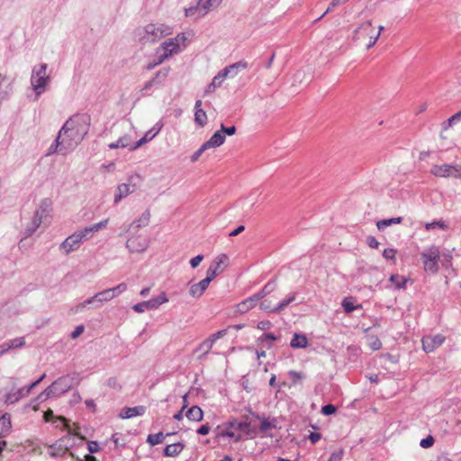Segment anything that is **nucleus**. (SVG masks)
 <instances>
[{"label":"nucleus","instance_id":"f257e3e1","mask_svg":"<svg viewBox=\"0 0 461 461\" xmlns=\"http://www.w3.org/2000/svg\"><path fill=\"white\" fill-rule=\"evenodd\" d=\"M89 131V118L85 115L70 117L59 131L63 140V146L73 150L85 138Z\"/></svg>","mask_w":461,"mask_h":461},{"label":"nucleus","instance_id":"f03ea898","mask_svg":"<svg viewBox=\"0 0 461 461\" xmlns=\"http://www.w3.org/2000/svg\"><path fill=\"white\" fill-rule=\"evenodd\" d=\"M173 32L172 27L159 24L149 23L144 27H139L134 32V38L142 44L154 43L161 38L170 35Z\"/></svg>","mask_w":461,"mask_h":461},{"label":"nucleus","instance_id":"7ed1b4c3","mask_svg":"<svg viewBox=\"0 0 461 461\" xmlns=\"http://www.w3.org/2000/svg\"><path fill=\"white\" fill-rule=\"evenodd\" d=\"M77 383V375H67L58 378L38 396V400L44 402L51 397H59L68 392Z\"/></svg>","mask_w":461,"mask_h":461},{"label":"nucleus","instance_id":"20e7f679","mask_svg":"<svg viewBox=\"0 0 461 461\" xmlns=\"http://www.w3.org/2000/svg\"><path fill=\"white\" fill-rule=\"evenodd\" d=\"M47 69L48 65L46 63L35 65L32 69L30 83L32 89L35 93L34 100H38L46 92L50 83V77L47 74Z\"/></svg>","mask_w":461,"mask_h":461},{"label":"nucleus","instance_id":"39448f33","mask_svg":"<svg viewBox=\"0 0 461 461\" xmlns=\"http://www.w3.org/2000/svg\"><path fill=\"white\" fill-rule=\"evenodd\" d=\"M187 37L185 33H178L176 37L166 40L158 49V55L157 64H161L165 59L181 51L180 46L185 47Z\"/></svg>","mask_w":461,"mask_h":461},{"label":"nucleus","instance_id":"423d86ee","mask_svg":"<svg viewBox=\"0 0 461 461\" xmlns=\"http://www.w3.org/2000/svg\"><path fill=\"white\" fill-rule=\"evenodd\" d=\"M420 257L424 265V270L431 274L438 271V262L440 260V251L437 246H430L425 249Z\"/></svg>","mask_w":461,"mask_h":461},{"label":"nucleus","instance_id":"0eeeda50","mask_svg":"<svg viewBox=\"0 0 461 461\" xmlns=\"http://www.w3.org/2000/svg\"><path fill=\"white\" fill-rule=\"evenodd\" d=\"M142 183V178L139 174L131 175L127 183L121 184L117 186L114 195V203H118L122 198L134 193Z\"/></svg>","mask_w":461,"mask_h":461},{"label":"nucleus","instance_id":"6e6552de","mask_svg":"<svg viewBox=\"0 0 461 461\" xmlns=\"http://www.w3.org/2000/svg\"><path fill=\"white\" fill-rule=\"evenodd\" d=\"M168 302V298L165 293H161L158 297L151 298L148 301H143L132 306V309L139 313L144 312L147 310H154L161 304Z\"/></svg>","mask_w":461,"mask_h":461},{"label":"nucleus","instance_id":"1a4fd4ad","mask_svg":"<svg viewBox=\"0 0 461 461\" xmlns=\"http://www.w3.org/2000/svg\"><path fill=\"white\" fill-rule=\"evenodd\" d=\"M149 241L146 238H141L140 235H132L126 241V248L130 253H143L149 248Z\"/></svg>","mask_w":461,"mask_h":461},{"label":"nucleus","instance_id":"9d476101","mask_svg":"<svg viewBox=\"0 0 461 461\" xmlns=\"http://www.w3.org/2000/svg\"><path fill=\"white\" fill-rule=\"evenodd\" d=\"M82 240L78 234L75 231L69 235L66 240L59 245V249L65 254L68 255L73 251L77 250L82 245Z\"/></svg>","mask_w":461,"mask_h":461},{"label":"nucleus","instance_id":"9b49d317","mask_svg":"<svg viewBox=\"0 0 461 461\" xmlns=\"http://www.w3.org/2000/svg\"><path fill=\"white\" fill-rule=\"evenodd\" d=\"M52 212V201L50 198H44L41 201L39 208L35 212V215L46 222V225L50 223Z\"/></svg>","mask_w":461,"mask_h":461},{"label":"nucleus","instance_id":"f8f14e48","mask_svg":"<svg viewBox=\"0 0 461 461\" xmlns=\"http://www.w3.org/2000/svg\"><path fill=\"white\" fill-rule=\"evenodd\" d=\"M445 341V337L438 334L435 336H426L422 338V348L427 353L434 351L440 347Z\"/></svg>","mask_w":461,"mask_h":461},{"label":"nucleus","instance_id":"ddd939ff","mask_svg":"<svg viewBox=\"0 0 461 461\" xmlns=\"http://www.w3.org/2000/svg\"><path fill=\"white\" fill-rule=\"evenodd\" d=\"M374 27L372 25L371 21H366L361 23L356 30L354 31L353 39L355 41L360 40L361 38L369 37L373 35Z\"/></svg>","mask_w":461,"mask_h":461},{"label":"nucleus","instance_id":"4468645a","mask_svg":"<svg viewBox=\"0 0 461 461\" xmlns=\"http://www.w3.org/2000/svg\"><path fill=\"white\" fill-rule=\"evenodd\" d=\"M30 393L26 387H22L17 390H12L5 395V402L6 404H14L22 398L26 397Z\"/></svg>","mask_w":461,"mask_h":461},{"label":"nucleus","instance_id":"2eb2a0df","mask_svg":"<svg viewBox=\"0 0 461 461\" xmlns=\"http://www.w3.org/2000/svg\"><path fill=\"white\" fill-rule=\"evenodd\" d=\"M64 439H58L49 445L48 454L54 458L63 456L68 452V446L62 445Z\"/></svg>","mask_w":461,"mask_h":461},{"label":"nucleus","instance_id":"dca6fc26","mask_svg":"<svg viewBox=\"0 0 461 461\" xmlns=\"http://www.w3.org/2000/svg\"><path fill=\"white\" fill-rule=\"evenodd\" d=\"M252 415L260 420L259 431L267 432L270 429H276L277 427V420L276 418H265L260 417L259 414L253 412Z\"/></svg>","mask_w":461,"mask_h":461},{"label":"nucleus","instance_id":"f3484780","mask_svg":"<svg viewBox=\"0 0 461 461\" xmlns=\"http://www.w3.org/2000/svg\"><path fill=\"white\" fill-rule=\"evenodd\" d=\"M146 412V407L139 405L135 407L123 408L120 413L122 419H131L137 416H142Z\"/></svg>","mask_w":461,"mask_h":461},{"label":"nucleus","instance_id":"a211bd4d","mask_svg":"<svg viewBox=\"0 0 461 461\" xmlns=\"http://www.w3.org/2000/svg\"><path fill=\"white\" fill-rule=\"evenodd\" d=\"M150 213L149 211L144 212L141 216L133 221L126 229V231L134 233L139 228L145 227L149 223Z\"/></svg>","mask_w":461,"mask_h":461},{"label":"nucleus","instance_id":"6ab92c4d","mask_svg":"<svg viewBox=\"0 0 461 461\" xmlns=\"http://www.w3.org/2000/svg\"><path fill=\"white\" fill-rule=\"evenodd\" d=\"M206 15V13L202 11V0H196L195 5L185 8V16L198 20Z\"/></svg>","mask_w":461,"mask_h":461},{"label":"nucleus","instance_id":"aec40b11","mask_svg":"<svg viewBox=\"0 0 461 461\" xmlns=\"http://www.w3.org/2000/svg\"><path fill=\"white\" fill-rule=\"evenodd\" d=\"M46 224L41 217L39 218L37 215H33L29 222L25 225L23 234L25 238L31 237L37 229L41 226V224Z\"/></svg>","mask_w":461,"mask_h":461},{"label":"nucleus","instance_id":"412c9836","mask_svg":"<svg viewBox=\"0 0 461 461\" xmlns=\"http://www.w3.org/2000/svg\"><path fill=\"white\" fill-rule=\"evenodd\" d=\"M209 285L210 284L207 280L203 279L190 286L189 294L194 298H200L204 291L208 288Z\"/></svg>","mask_w":461,"mask_h":461},{"label":"nucleus","instance_id":"4be33fe9","mask_svg":"<svg viewBox=\"0 0 461 461\" xmlns=\"http://www.w3.org/2000/svg\"><path fill=\"white\" fill-rule=\"evenodd\" d=\"M450 164L434 165L431 167L430 172L432 175L438 177H450Z\"/></svg>","mask_w":461,"mask_h":461},{"label":"nucleus","instance_id":"5701e85b","mask_svg":"<svg viewBox=\"0 0 461 461\" xmlns=\"http://www.w3.org/2000/svg\"><path fill=\"white\" fill-rule=\"evenodd\" d=\"M71 149H67L66 147L63 146V140L61 137H59V134L58 133V136L56 137V139L52 142V144L50 146L46 155L50 156L58 151L62 152L63 154H66L67 152H68Z\"/></svg>","mask_w":461,"mask_h":461},{"label":"nucleus","instance_id":"b1692460","mask_svg":"<svg viewBox=\"0 0 461 461\" xmlns=\"http://www.w3.org/2000/svg\"><path fill=\"white\" fill-rule=\"evenodd\" d=\"M225 141V135L221 132V131H217L213 133V135L204 142L208 149H213L220 147Z\"/></svg>","mask_w":461,"mask_h":461},{"label":"nucleus","instance_id":"393cba45","mask_svg":"<svg viewBox=\"0 0 461 461\" xmlns=\"http://www.w3.org/2000/svg\"><path fill=\"white\" fill-rule=\"evenodd\" d=\"M185 448V445L181 442L167 445L163 454L166 456H177Z\"/></svg>","mask_w":461,"mask_h":461},{"label":"nucleus","instance_id":"a878e982","mask_svg":"<svg viewBox=\"0 0 461 461\" xmlns=\"http://www.w3.org/2000/svg\"><path fill=\"white\" fill-rule=\"evenodd\" d=\"M257 302L258 301L254 298V295H252L238 303L236 306V312L240 314L246 313L256 305Z\"/></svg>","mask_w":461,"mask_h":461},{"label":"nucleus","instance_id":"bb28decb","mask_svg":"<svg viewBox=\"0 0 461 461\" xmlns=\"http://www.w3.org/2000/svg\"><path fill=\"white\" fill-rule=\"evenodd\" d=\"M11 417L5 413L0 417V438L5 437L11 430Z\"/></svg>","mask_w":461,"mask_h":461},{"label":"nucleus","instance_id":"cd10ccee","mask_svg":"<svg viewBox=\"0 0 461 461\" xmlns=\"http://www.w3.org/2000/svg\"><path fill=\"white\" fill-rule=\"evenodd\" d=\"M290 346L293 348H305L308 346V339L305 335L294 333Z\"/></svg>","mask_w":461,"mask_h":461},{"label":"nucleus","instance_id":"c85d7f7f","mask_svg":"<svg viewBox=\"0 0 461 461\" xmlns=\"http://www.w3.org/2000/svg\"><path fill=\"white\" fill-rule=\"evenodd\" d=\"M185 416L190 420L201 421L203 418V411L199 406L194 405L186 411Z\"/></svg>","mask_w":461,"mask_h":461},{"label":"nucleus","instance_id":"c756f323","mask_svg":"<svg viewBox=\"0 0 461 461\" xmlns=\"http://www.w3.org/2000/svg\"><path fill=\"white\" fill-rule=\"evenodd\" d=\"M96 303H98L96 302V300H95V295H94V296L85 300L84 302L78 303L75 307H72L70 309V312L72 313H78V312H82L84 309L87 308L89 305H92L93 308H97L98 305Z\"/></svg>","mask_w":461,"mask_h":461},{"label":"nucleus","instance_id":"7c9ffc66","mask_svg":"<svg viewBox=\"0 0 461 461\" xmlns=\"http://www.w3.org/2000/svg\"><path fill=\"white\" fill-rule=\"evenodd\" d=\"M275 289H276V282H275V280H270L269 282H267L265 285V286L258 293L253 294L254 298L257 301H259L262 298H264L266 295L271 294Z\"/></svg>","mask_w":461,"mask_h":461},{"label":"nucleus","instance_id":"2f4dec72","mask_svg":"<svg viewBox=\"0 0 461 461\" xmlns=\"http://www.w3.org/2000/svg\"><path fill=\"white\" fill-rule=\"evenodd\" d=\"M227 261H228V257L225 254H221L220 256L216 257L213 259V261L212 262V264L210 266H212L213 268L215 267V270L218 273H221L224 270V268L227 267Z\"/></svg>","mask_w":461,"mask_h":461},{"label":"nucleus","instance_id":"473e14b6","mask_svg":"<svg viewBox=\"0 0 461 461\" xmlns=\"http://www.w3.org/2000/svg\"><path fill=\"white\" fill-rule=\"evenodd\" d=\"M171 435H173V433L164 434L163 432H158L156 434H149L147 438V442L150 446H155V445L162 443L164 441V439L166 438V437H168Z\"/></svg>","mask_w":461,"mask_h":461},{"label":"nucleus","instance_id":"72a5a7b5","mask_svg":"<svg viewBox=\"0 0 461 461\" xmlns=\"http://www.w3.org/2000/svg\"><path fill=\"white\" fill-rule=\"evenodd\" d=\"M402 217H394L390 219H383L379 220L376 222V227L379 230H383L388 226H391L392 224H399L402 221Z\"/></svg>","mask_w":461,"mask_h":461},{"label":"nucleus","instance_id":"f704fd0d","mask_svg":"<svg viewBox=\"0 0 461 461\" xmlns=\"http://www.w3.org/2000/svg\"><path fill=\"white\" fill-rule=\"evenodd\" d=\"M223 0H202V11L206 14L218 8Z\"/></svg>","mask_w":461,"mask_h":461},{"label":"nucleus","instance_id":"c9c22d12","mask_svg":"<svg viewBox=\"0 0 461 461\" xmlns=\"http://www.w3.org/2000/svg\"><path fill=\"white\" fill-rule=\"evenodd\" d=\"M59 439H64L62 445L68 446V451L72 448L77 443V440H82L83 438H77L74 434H72L71 430H68V434Z\"/></svg>","mask_w":461,"mask_h":461},{"label":"nucleus","instance_id":"e433bc0d","mask_svg":"<svg viewBox=\"0 0 461 461\" xmlns=\"http://www.w3.org/2000/svg\"><path fill=\"white\" fill-rule=\"evenodd\" d=\"M5 343L6 345L8 351H10L12 349L23 348L25 345V339L24 337H18L11 340L5 341Z\"/></svg>","mask_w":461,"mask_h":461},{"label":"nucleus","instance_id":"4c0bfd02","mask_svg":"<svg viewBox=\"0 0 461 461\" xmlns=\"http://www.w3.org/2000/svg\"><path fill=\"white\" fill-rule=\"evenodd\" d=\"M113 299V294L109 291V289L103 290L95 294V300L98 303H104Z\"/></svg>","mask_w":461,"mask_h":461},{"label":"nucleus","instance_id":"58836bf2","mask_svg":"<svg viewBox=\"0 0 461 461\" xmlns=\"http://www.w3.org/2000/svg\"><path fill=\"white\" fill-rule=\"evenodd\" d=\"M227 425L236 430L246 431L247 434H249L250 432V430L249 429L250 423L249 421L232 420V421L228 422Z\"/></svg>","mask_w":461,"mask_h":461},{"label":"nucleus","instance_id":"ea45409f","mask_svg":"<svg viewBox=\"0 0 461 461\" xmlns=\"http://www.w3.org/2000/svg\"><path fill=\"white\" fill-rule=\"evenodd\" d=\"M76 232L78 234L82 242H84L86 240H90L93 237L95 230H94L93 226L91 225L89 227H86L83 230H77Z\"/></svg>","mask_w":461,"mask_h":461},{"label":"nucleus","instance_id":"a19ab883","mask_svg":"<svg viewBox=\"0 0 461 461\" xmlns=\"http://www.w3.org/2000/svg\"><path fill=\"white\" fill-rule=\"evenodd\" d=\"M194 122L201 127H203L207 122V115L205 111L202 108H197L194 113Z\"/></svg>","mask_w":461,"mask_h":461},{"label":"nucleus","instance_id":"79ce46f5","mask_svg":"<svg viewBox=\"0 0 461 461\" xmlns=\"http://www.w3.org/2000/svg\"><path fill=\"white\" fill-rule=\"evenodd\" d=\"M461 120V111L456 113L454 115H452L450 118H448L447 121H445L442 123V130L447 131L450 127H452L455 123L459 122Z\"/></svg>","mask_w":461,"mask_h":461},{"label":"nucleus","instance_id":"37998d69","mask_svg":"<svg viewBox=\"0 0 461 461\" xmlns=\"http://www.w3.org/2000/svg\"><path fill=\"white\" fill-rule=\"evenodd\" d=\"M390 281L394 285L395 288L402 289L405 288L408 279L399 275H392Z\"/></svg>","mask_w":461,"mask_h":461},{"label":"nucleus","instance_id":"c03bdc74","mask_svg":"<svg viewBox=\"0 0 461 461\" xmlns=\"http://www.w3.org/2000/svg\"><path fill=\"white\" fill-rule=\"evenodd\" d=\"M162 127H163V123L161 122H158L150 130H149L145 133L144 136L149 140H151L152 139H154L159 133V131H161Z\"/></svg>","mask_w":461,"mask_h":461},{"label":"nucleus","instance_id":"a18cd8bd","mask_svg":"<svg viewBox=\"0 0 461 461\" xmlns=\"http://www.w3.org/2000/svg\"><path fill=\"white\" fill-rule=\"evenodd\" d=\"M296 294L294 293L287 298L282 300L280 303H278L276 305H275V310L281 312L284 310L286 306H288L291 303H293L295 300Z\"/></svg>","mask_w":461,"mask_h":461},{"label":"nucleus","instance_id":"49530a36","mask_svg":"<svg viewBox=\"0 0 461 461\" xmlns=\"http://www.w3.org/2000/svg\"><path fill=\"white\" fill-rule=\"evenodd\" d=\"M229 67H233L230 73V77H234L238 74L240 69H246L248 68V63L244 60H240L239 62L230 65Z\"/></svg>","mask_w":461,"mask_h":461},{"label":"nucleus","instance_id":"de8ad7c7","mask_svg":"<svg viewBox=\"0 0 461 461\" xmlns=\"http://www.w3.org/2000/svg\"><path fill=\"white\" fill-rule=\"evenodd\" d=\"M168 71V68H162L159 71H158L151 79L154 81L156 85L160 84L167 78Z\"/></svg>","mask_w":461,"mask_h":461},{"label":"nucleus","instance_id":"09e8293b","mask_svg":"<svg viewBox=\"0 0 461 461\" xmlns=\"http://www.w3.org/2000/svg\"><path fill=\"white\" fill-rule=\"evenodd\" d=\"M218 438H234V441L235 442H238L240 440V436H237L235 437V434L232 430L229 429H220L218 432H217V435H216Z\"/></svg>","mask_w":461,"mask_h":461},{"label":"nucleus","instance_id":"8fccbe9b","mask_svg":"<svg viewBox=\"0 0 461 461\" xmlns=\"http://www.w3.org/2000/svg\"><path fill=\"white\" fill-rule=\"evenodd\" d=\"M367 344L373 350H379L382 348V342L376 336H369L367 338Z\"/></svg>","mask_w":461,"mask_h":461},{"label":"nucleus","instance_id":"3c124183","mask_svg":"<svg viewBox=\"0 0 461 461\" xmlns=\"http://www.w3.org/2000/svg\"><path fill=\"white\" fill-rule=\"evenodd\" d=\"M452 253L450 250H445L440 252V260L443 267H448L451 266Z\"/></svg>","mask_w":461,"mask_h":461},{"label":"nucleus","instance_id":"603ef678","mask_svg":"<svg viewBox=\"0 0 461 461\" xmlns=\"http://www.w3.org/2000/svg\"><path fill=\"white\" fill-rule=\"evenodd\" d=\"M222 82L221 80H220L217 76H215L212 82L207 86L204 93L205 95L207 94H211L212 92H214V90L217 88V87H220L221 86Z\"/></svg>","mask_w":461,"mask_h":461},{"label":"nucleus","instance_id":"864d4df0","mask_svg":"<svg viewBox=\"0 0 461 461\" xmlns=\"http://www.w3.org/2000/svg\"><path fill=\"white\" fill-rule=\"evenodd\" d=\"M342 307H343L345 312L349 313L357 308H361V304L354 305L353 303L349 299L346 298L342 301Z\"/></svg>","mask_w":461,"mask_h":461},{"label":"nucleus","instance_id":"5fc2aeb1","mask_svg":"<svg viewBox=\"0 0 461 461\" xmlns=\"http://www.w3.org/2000/svg\"><path fill=\"white\" fill-rule=\"evenodd\" d=\"M129 146L128 139L126 137L120 138L117 141L108 145L109 149H115L118 148H126Z\"/></svg>","mask_w":461,"mask_h":461},{"label":"nucleus","instance_id":"6e6d98bb","mask_svg":"<svg viewBox=\"0 0 461 461\" xmlns=\"http://www.w3.org/2000/svg\"><path fill=\"white\" fill-rule=\"evenodd\" d=\"M260 309L266 312H278V311L275 310V305H272V303L269 300L262 301L260 303Z\"/></svg>","mask_w":461,"mask_h":461},{"label":"nucleus","instance_id":"4d7b16f0","mask_svg":"<svg viewBox=\"0 0 461 461\" xmlns=\"http://www.w3.org/2000/svg\"><path fill=\"white\" fill-rule=\"evenodd\" d=\"M288 375L292 379L293 384H296L299 380L304 377V375L303 373L294 370L289 371Z\"/></svg>","mask_w":461,"mask_h":461},{"label":"nucleus","instance_id":"13d9d810","mask_svg":"<svg viewBox=\"0 0 461 461\" xmlns=\"http://www.w3.org/2000/svg\"><path fill=\"white\" fill-rule=\"evenodd\" d=\"M450 170H451L450 177L461 179V166L460 165H451Z\"/></svg>","mask_w":461,"mask_h":461},{"label":"nucleus","instance_id":"bf43d9fd","mask_svg":"<svg viewBox=\"0 0 461 461\" xmlns=\"http://www.w3.org/2000/svg\"><path fill=\"white\" fill-rule=\"evenodd\" d=\"M219 273L215 270V267L213 268L212 266H210L206 271V277L203 278L204 280H207L210 284L218 275Z\"/></svg>","mask_w":461,"mask_h":461},{"label":"nucleus","instance_id":"052dcab7","mask_svg":"<svg viewBox=\"0 0 461 461\" xmlns=\"http://www.w3.org/2000/svg\"><path fill=\"white\" fill-rule=\"evenodd\" d=\"M208 149L207 146L203 143L192 156H191V161L195 162L198 160V158L201 157V155Z\"/></svg>","mask_w":461,"mask_h":461},{"label":"nucleus","instance_id":"680f3d73","mask_svg":"<svg viewBox=\"0 0 461 461\" xmlns=\"http://www.w3.org/2000/svg\"><path fill=\"white\" fill-rule=\"evenodd\" d=\"M212 346L210 345L207 341L203 340L197 348L196 350H202L203 352V356L200 357L202 358L203 356L207 355L212 349Z\"/></svg>","mask_w":461,"mask_h":461},{"label":"nucleus","instance_id":"e2e57ef3","mask_svg":"<svg viewBox=\"0 0 461 461\" xmlns=\"http://www.w3.org/2000/svg\"><path fill=\"white\" fill-rule=\"evenodd\" d=\"M341 3H343L341 0H332L331 3L330 4L329 7L327 8V10L319 18H317L316 21L321 20L328 13L332 11L336 6L339 5Z\"/></svg>","mask_w":461,"mask_h":461},{"label":"nucleus","instance_id":"0e129e2a","mask_svg":"<svg viewBox=\"0 0 461 461\" xmlns=\"http://www.w3.org/2000/svg\"><path fill=\"white\" fill-rule=\"evenodd\" d=\"M336 411H337L336 407L330 403L326 404V405L322 406V408H321V413L325 416L331 415V414L335 413Z\"/></svg>","mask_w":461,"mask_h":461},{"label":"nucleus","instance_id":"69168bd1","mask_svg":"<svg viewBox=\"0 0 461 461\" xmlns=\"http://www.w3.org/2000/svg\"><path fill=\"white\" fill-rule=\"evenodd\" d=\"M434 444V438L429 435L427 438H423L420 442V446L423 448H429L432 447Z\"/></svg>","mask_w":461,"mask_h":461},{"label":"nucleus","instance_id":"338daca9","mask_svg":"<svg viewBox=\"0 0 461 461\" xmlns=\"http://www.w3.org/2000/svg\"><path fill=\"white\" fill-rule=\"evenodd\" d=\"M233 68V67H225L222 70H221L216 76L217 77L221 80V82L224 81V79L227 77H230V73L231 71V69Z\"/></svg>","mask_w":461,"mask_h":461},{"label":"nucleus","instance_id":"774afa93","mask_svg":"<svg viewBox=\"0 0 461 461\" xmlns=\"http://www.w3.org/2000/svg\"><path fill=\"white\" fill-rule=\"evenodd\" d=\"M221 132L223 133L224 135H229V136H232L236 133V127L235 126H230V127H225L223 124L221 125Z\"/></svg>","mask_w":461,"mask_h":461}]
</instances>
